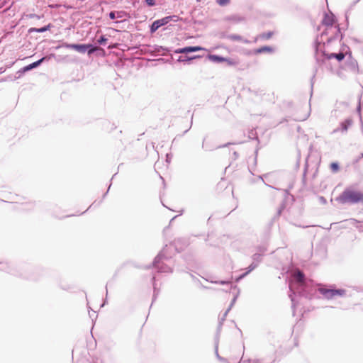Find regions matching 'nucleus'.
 <instances>
[{
	"label": "nucleus",
	"instance_id": "1",
	"mask_svg": "<svg viewBox=\"0 0 363 363\" xmlns=\"http://www.w3.org/2000/svg\"><path fill=\"white\" fill-rule=\"evenodd\" d=\"M341 203H363V191L354 187L346 188L338 196Z\"/></svg>",
	"mask_w": 363,
	"mask_h": 363
},
{
	"label": "nucleus",
	"instance_id": "2",
	"mask_svg": "<svg viewBox=\"0 0 363 363\" xmlns=\"http://www.w3.org/2000/svg\"><path fill=\"white\" fill-rule=\"evenodd\" d=\"M322 23L326 26L324 33L326 35H328L329 33H332V35L328 38L329 40L336 38L339 36L340 30L339 26L335 23V18L333 14H325L322 21Z\"/></svg>",
	"mask_w": 363,
	"mask_h": 363
},
{
	"label": "nucleus",
	"instance_id": "3",
	"mask_svg": "<svg viewBox=\"0 0 363 363\" xmlns=\"http://www.w3.org/2000/svg\"><path fill=\"white\" fill-rule=\"evenodd\" d=\"M318 290L326 299H333L336 296H342L345 294V290L344 289H332L325 287H320Z\"/></svg>",
	"mask_w": 363,
	"mask_h": 363
},
{
	"label": "nucleus",
	"instance_id": "4",
	"mask_svg": "<svg viewBox=\"0 0 363 363\" xmlns=\"http://www.w3.org/2000/svg\"><path fill=\"white\" fill-rule=\"evenodd\" d=\"M172 17V16H167L162 19L155 21L153 22V23L151 26L150 30L152 33L155 32L160 27L166 25L169 22Z\"/></svg>",
	"mask_w": 363,
	"mask_h": 363
},
{
	"label": "nucleus",
	"instance_id": "5",
	"mask_svg": "<svg viewBox=\"0 0 363 363\" xmlns=\"http://www.w3.org/2000/svg\"><path fill=\"white\" fill-rule=\"evenodd\" d=\"M205 50L203 48L200 46H188L183 48H179L175 50L176 53H188L191 52H196Z\"/></svg>",
	"mask_w": 363,
	"mask_h": 363
},
{
	"label": "nucleus",
	"instance_id": "6",
	"mask_svg": "<svg viewBox=\"0 0 363 363\" xmlns=\"http://www.w3.org/2000/svg\"><path fill=\"white\" fill-rule=\"evenodd\" d=\"M65 48L72 49L80 52H84L87 48L91 47V45H79V44H66Z\"/></svg>",
	"mask_w": 363,
	"mask_h": 363
},
{
	"label": "nucleus",
	"instance_id": "7",
	"mask_svg": "<svg viewBox=\"0 0 363 363\" xmlns=\"http://www.w3.org/2000/svg\"><path fill=\"white\" fill-rule=\"evenodd\" d=\"M294 277L298 283L301 284H303L305 283V275L300 270H296L294 274Z\"/></svg>",
	"mask_w": 363,
	"mask_h": 363
},
{
	"label": "nucleus",
	"instance_id": "8",
	"mask_svg": "<svg viewBox=\"0 0 363 363\" xmlns=\"http://www.w3.org/2000/svg\"><path fill=\"white\" fill-rule=\"evenodd\" d=\"M208 57L211 61L215 62H223L224 60H225V57L216 55H209L208 56Z\"/></svg>",
	"mask_w": 363,
	"mask_h": 363
},
{
	"label": "nucleus",
	"instance_id": "9",
	"mask_svg": "<svg viewBox=\"0 0 363 363\" xmlns=\"http://www.w3.org/2000/svg\"><path fill=\"white\" fill-rule=\"evenodd\" d=\"M45 60L44 57L41 58L40 60L32 63V64H30L28 65V66L25 67H24V70L25 71H28V70H30L33 68H35L36 67H38V65H40L43 62V60Z\"/></svg>",
	"mask_w": 363,
	"mask_h": 363
},
{
	"label": "nucleus",
	"instance_id": "10",
	"mask_svg": "<svg viewBox=\"0 0 363 363\" xmlns=\"http://www.w3.org/2000/svg\"><path fill=\"white\" fill-rule=\"evenodd\" d=\"M352 121L350 119H347L341 123V130L342 131L347 130L348 128L352 125Z\"/></svg>",
	"mask_w": 363,
	"mask_h": 363
},
{
	"label": "nucleus",
	"instance_id": "11",
	"mask_svg": "<svg viewBox=\"0 0 363 363\" xmlns=\"http://www.w3.org/2000/svg\"><path fill=\"white\" fill-rule=\"evenodd\" d=\"M123 14H125V13L123 12V11H118V12L111 11L109 13V17H110L111 19H115L116 18H122V17H123Z\"/></svg>",
	"mask_w": 363,
	"mask_h": 363
},
{
	"label": "nucleus",
	"instance_id": "12",
	"mask_svg": "<svg viewBox=\"0 0 363 363\" xmlns=\"http://www.w3.org/2000/svg\"><path fill=\"white\" fill-rule=\"evenodd\" d=\"M272 35H273V32L269 31V32L263 33L260 34L258 36V38L262 40H268V39L271 38L272 37Z\"/></svg>",
	"mask_w": 363,
	"mask_h": 363
},
{
	"label": "nucleus",
	"instance_id": "13",
	"mask_svg": "<svg viewBox=\"0 0 363 363\" xmlns=\"http://www.w3.org/2000/svg\"><path fill=\"white\" fill-rule=\"evenodd\" d=\"M330 170L332 171V172H333V173H336L340 170L339 164L336 162H332L330 164Z\"/></svg>",
	"mask_w": 363,
	"mask_h": 363
},
{
	"label": "nucleus",
	"instance_id": "14",
	"mask_svg": "<svg viewBox=\"0 0 363 363\" xmlns=\"http://www.w3.org/2000/svg\"><path fill=\"white\" fill-rule=\"evenodd\" d=\"M272 48L268 47V46H264V47H262V48L256 50L255 53H262L264 52H272Z\"/></svg>",
	"mask_w": 363,
	"mask_h": 363
},
{
	"label": "nucleus",
	"instance_id": "15",
	"mask_svg": "<svg viewBox=\"0 0 363 363\" xmlns=\"http://www.w3.org/2000/svg\"><path fill=\"white\" fill-rule=\"evenodd\" d=\"M224 62H226L230 66H235L238 64V61L235 59L225 58V60H224Z\"/></svg>",
	"mask_w": 363,
	"mask_h": 363
},
{
	"label": "nucleus",
	"instance_id": "16",
	"mask_svg": "<svg viewBox=\"0 0 363 363\" xmlns=\"http://www.w3.org/2000/svg\"><path fill=\"white\" fill-rule=\"evenodd\" d=\"M51 28V25L48 24V26L43 27L41 28H33V30L38 32V33H43L48 30H49Z\"/></svg>",
	"mask_w": 363,
	"mask_h": 363
},
{
	"label": "nucleus",
	"instance_id": "17",
	"mask_svg": "<svg viewBox=\"0 0 363 363\" xmlns=\"http://www.w3.org/2000/svg\"><path fill=\"white\" fill-rule=\"evenodd\" d=\"M216 2L220 6H225V5L228 4L230 2V0H216Z\"/></svg>",
	"mask_w": 363,
	"mask_h": 363
},
{
	"label": "nucleus",
	"instance_id": "18",
	"mask_svg": "<svg viewBox=\"0 0 363 363\" xmlns=\"http://www.w3.org/2000/svg\"><path fill=\"white\" fill-rule=\"evenodd\" d=\"M335 58L338 61H342L345 58V54L342 52L337 53L335 55Z\"/></svg>",
	"mask_w": 363,
	"mask_h": 363
},
{
	"label": "nucleus",
	"instance_id": "19",
	"mask_svg": "<svg viewBox=\"0 0 363 363\" xmlns=\"http://www.w3.org/2000/svg\"><path fill=\"white\" fill-rule=\"evenodd\" d=\"M256 267V265L255 264H250V267H249V270L245 273L242 276H241V277H244L245 275H247L249 272H250L251 271H252L253 269H255Z\"/></svg>",
	"mask_w": 363,
	"mask_h": 363
},
{
	"label": "nucleus",
	"instance_id": "20",
	"mask_svg": "<svg viewBox=\"0 0 363 363\" xmlns=\"http://www.w3.org/2000/svg\"><path fill=\"white\" fill-rule=\"evenodd\" d=\"M98 41L100 44H104L107 41V38H106L104 36H101Z\"/></svg>",
	"mask_w": 363,
	"mask_h": 363
},
{
	"label": "nucleus",
	"instance_id": "21",
	"mask_svg": "<svg viewBox=\"0 0 363 363\" xmlns=\"http://www.w3.org/2000/svg\"><path fill=\"white\" fill-rule=\"evenodd\" d=\"M145 2L150 6H152L155 4V0H145Z\"/></svg>",
	"mask_w": 363,
	"mask_h": 363
},
{
	"label": "nucleus",
	"instance_id": "22",
	"mask_svg": "<svg viewBox=\"0 0 363 363\" xmlns=\"http://www.w3.org/2000/svg\"><path fill=\"white\" fill-rule=\"evenodd\" d=\"M336 54L335 53H331V54H325V56L327 59H331V58H335V55Z\"/></svg>",
	"mask_w": 363,
	"mask_h": 363
},
{
	"label": "nucleus",
	"instance_id": "23",
	"mask_svg": "<svg viewBox=\"0 0 363 363\" xmlns=\"http://www.w3.org/2000/svg\"><path fill=\"white\" fill-rule=\"evenodd\" d=\"M230 38L233 40H241V37L239 35H233V36H231Z\"/></svg>",
	"mask_w": 363,
	"mask_h": 363
},
{
	"label": "nucleus",
	"instance_id": "24",
	"mask_svg": "<svg viewBox=\"0 0 363 363\" xmlns=\"http://www.w3.org/2000/svg\"><path fill=\"white\" fill-rule=\"evenodd\" d=\"M201 56L200 55H196V56H194L192 57H189L188 58V60H193V59H196V58H200Z\"/></svg>",
	"mask_w": 363,
	"mask_h": 363
},
{
	"label": "nucleus",
	"instance_id": "25",
	"mask_svg": "<svg viewBox=\"0 0 363 363\" xmlns=\"http://www.w3.org/2000/svg\"><path fill=\"white\" fill-rule=\"evenodd\" d=\"M96 50V48H92V49L89 50L88 52H89V54H91V53H92V52H94Z\"/></svg>",
	"mask_w": 363,
	"mask_h": 363
}]
</instances>
